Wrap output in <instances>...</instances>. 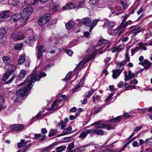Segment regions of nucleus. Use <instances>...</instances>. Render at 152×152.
<instances>
[{
  "label": "nucleus",
  "instance_id": "4d7b16f0",
  "mask_svg": "<svg viewBox=\"0 0 152 152\" xmlns=\"http://www.w3.org/2000/svg\"><path fill=\"white\" fill-rule=\"evenodd\" d=\"M84 4V2L83 1H82L80 2L79 3V4L77 6V9H79V8H81L83 5Z\"/></svg>",
  "mask_w": 152,
  "mask_h": 152
},
{
  "label": "nucleus",
  "instance_id": "39448f33",
  "mask_svg": "<svg viewBox=\"0 0 152 152\" xmlns=\"http://www.w3.org/2000/svg\"><path fill=\"white\" fill-rule=\"evenodd\" d=\"M24 37V36L23 34L17 33L16 31L14 32L11 36L12 38L15 41L22 39Z\"/></svg>",
  "mask_w": 152,
  "mask_h": 152
},
{
  "label": "nucleus",
  "instance_id": "423d86ee",
  "mask_svg": "<svg viewBox=\"0 0 152 152\" xmlns=\"http://www.w3.org/2000/svg\"><path fill=\"white\" fill-rule=\"evenodd\" d=\"M25 126L20 124H14L10 126V127L12 129V133L15 131H19L25 127Z\"/></svg>",
  "mask_w": 152,
  "mask_h": 152
},
{
  "label": "nucleus",
  "instance_id": "de8ad7c7",
  "mask_svg": "<svg viewBox=\"0 0 152 152\" xmlns=\"http://www.w3.org/2000/svg\"><path fill=\"white\" fill-rule=\"evenodd\" d=\"M133 23V22L131 20H129L128 21L125 22V23H124V25L126 26L128 25H130L132 24Z\"/></svg>",
  "mask_w": 152,
  "mask_h": 152
},
{
  "label": "nucleus",
  "instance_id": "bf43d9fd",
  "mask_svg": "<svg viewBox=\"0 0 152 152\" xmlns=\"http://www.w3.org/2000/svg\"><path fill=\"white\" fill-rule=\"evenodd\" d=\"M28 141H25V140L24 139H21L20 140V142L22 143V144L23 146H26V145L28 143Z\"/></svg>",
  "mask_w": 152,
  "mask_h": 152
},
{
  "label": "nucleus",
  "instance_id": "cd10ccee",
  "mask_svg": "<svg viewBox=\"0 0 152 152\" xmlns=\"http://www.w3.org/2000/svg\"><path fill=\"white\" fill-rule=\"evenodd\" d=\"M41 132L42 133V137L41 140H43L45 139V134L47 132V131L46 129L42 128L41 129Z\"/></svg>",
  "mask_w": 152,
  "mask_h": 152
},
{
  "label": "nucleus",
  "instance_id": "680f3d73",
  "mask_svg": "<svg viewBox=\"0 0 152 152\" xmlns=\"http://www.w3.org/2000/svg\"><path fill=\"white\" fill-rule=\"evenodd\" d=\"M142 128V126H139L137 127H136L134 131L135 132H138Z\"/></svg>",
  "mask_w": 152,
  "mask_h": 152
},
{
  "label": "nucleus",
  "instance_id": "58836bf2",
  "mask_svg": "<svg viewBox=\"0 0 152 152\" xmlns=\"http://www.w3.org/2000/svg\"><path fill=\"white\" fill-rule=\"evenodd\" d=\"M25 58L23 56H21L19 58L18 60V64H22L25 61Z\"/></svg>",
  "mask_w": 152,
  "mask_h": 152
},
{
  "label": "nucleus",
  "instance_id": "864d4df0",
  "mask_svg": "<svg viewBox=\"0 0 152 152\" xmlns=\"http://www.w3.org/2000/svg\"><path fill=\"white\" fill-rule=\"evenodd\" d=\"M71 75V73L70 72H69L66 75V76L64 80H67L70 77V76Z\"/></svg>",
  "mask_w": 152,
  "mask_h": 152
},
{
  "label": "nucleus",
  "instance_id": "8fccbe9b",
  "mask_svg": "<svg viewBox=\"0 0 152 152\" xmlns=\"http://www.w3.org/2000/svg\"><path fill=\"white\" fill-rule=\"evenodd\" d=\"M93 94V91H88L87 93H86V97L88 98Z\"/></svg>",
  "mask_w": 152,
  "mask_h": 152
},
{
  "label": "nucleus",
  "instance_id": "473e14b6",
  "mask_svg": "<svg viewBox=\"0 0 152 152\" xmlns=\"http://www.w3.org/2000/svg\"><path fill=\"white\" fill-rule=\"evenodd\" d=\"M23 46V45L22 43L18 44L15 45L14 47V49L16 50H20Z\"/></svg>",
  "mask_w": 152,
  "mask_h": 152
},
{
  "label": "nucleus",
  "instance_id": "72a5a7b5",
  "mask_svg": "<svg viewBox=\"0 0 152 152\" xmlns=\"http://www.w3.org/2000/svg\"><path fill=\"white\" fill-rule=\"evenodd\" d=\"M16 77V75L15 74H13L12 77L8 81H6L5 82V83L6 84H10L13 81V80Z\"/></svg>",
  "mask_w": 152,
  "mask_h": 152
},
{
  "label": "nucleus",
  "instance_id": "052dcab7",
  "mask_svg": "<svg viewBox=\"0 0 152 152\" xmlns=\"http://www.w3.org/2000/svg\"><path fill=\"white\" fill-rule=\"evenodd\" d=\"M137 48H135L131 50L132 56H133L134 54L137 51Z\"/></svg>",
  "mask_w": 152,
  "mask_h": 152
},
{
  "label": "nucleus",
  "instance_id": "4c0bfd02",
  "mask_svg": "<svg viewBox=\"0 0 152 152\" xmlns=\"http://www.w3.org/2000/svg\"><path fill=\"white\" fill-rule=\"evenodd\" d=\"M59 125L61 126V129H64L66 126V123L64 122L63 121H61L59 124Z\"/></svg>",
  "mask_w": 152,
  "mask_h": 152
},
{
  "label": "nucleus",
  "instance_id": "a211bd4d",
  "mask_svg": "<svg viewBox=\"0 0 152 152\" xmlns=\"http://www.w3.org/2000/svg\"><path fill=\"white\" fill-rule=\"evenodd\" d=\"M58 133V130L56 129H51L49 131L48 136L51 137Z\"/></svg>",
  "mask_w": 152,
  "mask_h": 152
},
{
  "label": "nucleus",
  "instance_id": "37998d69",
  "mask_svg": "<svg viewBox=\"0 0 152 152\" xmlns=\"http://www.w3.org/2000/svg\"><path fill=\"white\" fill-rule=\"evenodd\" d=\"M104 128H105L106 129L108 130H110L111 129H114V126H112L111 125H105Z\"/></svg>",
  "mask_w": 152,
  "mask_h": 152
},
{
  "label": "nucleus",
  "instance_id": "a878e982",
  "mask_svg": "<svg viewBox=\"0 0 152 152\" xmlns=\"http://www.w3.org/2000/svg\"><path fill=\"white\" fill-rule=\"evenodd\" d=\"M6 33L5 28H0V38L3 39L4 37V34Z\"/></svg>",
  "mask_w": 152,
  "mask_h": 152
},
{
  "label": "nucleus",
  "instance_id": "7c9ffc66",
  "mask_svg": "<svg viewBox=\"0 0 152 152\" xmlns=\"http://www.w3.org/2000/svg\"><path fill=\"white\" fill-rule=\"evenodd\" d=\"M73 138L71 137H67L64 138L62 139V142H66L72 141Z\"/></svg>",
  "mask_w": 152,
  "mask_h": 152
},
{
  "label": "nucleus",
  "instance_id": "338daca9",
  "mask_svg": "<svg viewBox=\"0 0 152 152\" xmlns=\"http://www.w3.org/2000/svg\"><path fill=\"white\" fill-rule=\"evenodd\" d=\"M123 116L126 118H130L132 117V116L130 115H129V114L127 113L124 114Z\"/></svg>",
  "mask_w": 152,
  "mask_h": 152
},
{
  "label": "nucleus",
  "instance_id": "69168bd1",
  "mask_svg": "<svg viewBox=\"0 0 152 152\" xmlns=\"http://www.w3.org/2000/svg\"><path fill=\"white\" fill-rule=\"evenodd\" d=\"M129 15H128V14H126L124 17V18L123 19V20L122 21V22H123V23H125V22L126 21V19H127V18H128V17L129 16Z\"/></svg>",
  "mask_w": 152,
  "mask_h": 152
},
{
  "label": "nucleus",
  "instance_id": "a18cd8bd",
  "mask_svg": "<svg viewBox=\"0 0 152 152\" xmlns=\"http://www.w3.org/2000/svg\"><path fill=\"white\" fill-rule=\"evenodd\" d=\"M122 49L121 48H119L117 47L115 48L112 50V52L113 53L115 52L118 51L119 52H121Z\"/></svg>",
  "mask_w": 152,
  "mask_h": 152
},
{
  "label": "nucleus",
  "instance_id": "393cba45",
  "mask_svg": "<svg viewBox=\"0 0 152 152\" xmlns=\"http://www.w3.org/2000/svg\"><path fill=\"white\" fill-rule=\"evenodd\" d=\"M66 148L65 146H62L58 147L55 149V150L56 151V152H62L65 150Z\"/></svg>",
  "mask_w": 152,
  "mask_h": 152
},
{
  "label": "nucleus",
  "instance_id": "49530a36",
  "mask_svg": "<svg viewBox=\"0 0 152 152\" xmlns=\"http://www.w3.org/2000/svg\"><path fill=\"white\" fill-rule=\"evenodd\" d=\"M126 64V62L125 61H122L121 62L119 63H118L117 64V66L119 67H121L123 65L125 64Z\"/></svg>",
  "mask_w": 152,
  "mask_h": 152
},
{
  "label": "nucleus",
  "instance_id": "c85d7f7f",
  "mask_svg": "<svg viewBox=\"0 0 152 152\" xmlns=\"http://www.w3.org/2000/svg\"><path fill=\"white\" fill-rule=\"evenodd\" d=\"M96 130L95 132V133L98 135H103L104 134V132L102 130H100L98 128H96Z\"/></svg>",
  "mask_w": 152,
  "mask_h": 152
},
{
  "label": "nucleus",
  "instance_id": "c03bdc74",
  "mask_svg": "<svg viewBox=\"0 0 152 152\" xmlns=\"http://www.w3.org/2000/svg\"><path fill=\"white\" fill-rule=\"evenodd\" d=\"M107 42V41L104 39H100L99 40L98 42V45L99 46H100L101 45L104 43H105Z\"/></svg>",
  "mask_w": 152,
  "mask_h": 152
},
{
  "label": "nucleus",
  "instance_id": "774afa93",
  "mask_svg": "<svg viewBox=\"0 0 152 152\" xmlns=\"http://www.w3.org/2000/svg\"><path fill=\"white\" fill-rule=\"evenodd\" d=\"M102 108V107H101L98 108L94 112V113L95 114H96L97 113L100 111Z\"/></svg>",
  "mask_w": 152,
  "mask_h": 152
},
{
  "label": "nucleus",
  "instance_id": "e433bc0d",
  "mask_svg": "<svg viewBox=\"0 0 152 152\" xmlns=\"http://www.w3.org/2000/svg\"><path fill=\"white\" fill-rule=\"evenodd\" d=\"M80 86V84H77L74 88L72 89L73 93L78 91L79 90Z\"/></svg>",
  "mask_w": 152,
  "mask_h": 152
},
{
  "label": "nucleus",
  "instance_id": "0eeeda50",
  "mask_svg": "<svg viewBox=\"0 0 152 152\" xmlns=\"http://www.w3.org/2000/svg\"><path fill=\"white\" fill-rule=\"evenodd\" d=\"M21 14H16L12 16L11 18L9 20V22L10 23H12L14 22L17 21L19 19H20V22L22 23V24H24L22 23V21H23L22 19L21 20Z\"/></svg>",
  "mask_w": 152,
  "mask_h": 152
},
{
  "label": "nucleus",
  "instance_id": "4be33fe9",
  "mask_svg": "<svg viewBox=\"0 0 152 152\" xmlns=\"http://www.w3.org/2000/svg\"><path fill=\"white\" fill-rule=\"evenodd\" d=\"M100 121H97V122L94 123L92 125H96V128H98V129H99V128H104V124H99L100 123Z\"/></svg>",
  "mask_w": 152,
  "mask_h": 152
},
{
  "label": "nucleus",
  "instance_id": "f257e3e1",
  "mask_svg": "<svg viewBox=\"0 0 152 152\" xmlns=\"http://www.w3.org/2000/svg\"><path fill=\"white\" fill-rule=\"evenodd\" d=\"M34 72H35L29 75L25 81L20 84V86L25 85L26 86L20 88L19 91L16 92L14 98L16 101L21 97L28 95L29 91L32 88V84L37 80L39 81L42 77L46 75V74L42 72L39 76H38L36 75L35 70H34Z\"/></svg>",
  "mask_w": 152,
  "mask_h": 152
},
{
  "label": "nucleus",
  "instance_id": "a19ab883",
  "mask_svg": "<svg viewBox=\"0 0 152 152\" xmlns=\"http://www.w3.org/2000/svg\"><path fill=\"white\" fill-rule=\"evenodd\" d=\"M10 59L9 57L7 56H4L2 58V60L5 63H7Z\"/></svg>",
  "mask_w": 152,
  "mask_h": 152
},
{
  "label": "nucleus",
  "instance_id": "09e8293b",
  "mask_svg": "<svg viewBox=\"0 0 152 152\" xmlns=\"http://www.w3.org/2000/svg\"><path fill=\"white\" fill-rule=\"evenodd\" d=\"M96 130V128L94 129L93 130H92V129H89L87 130H86L87 133V134H88L89 133H95V132Z\"/></svg>",
  "mask_w": 152,
  "mask_h": 152
},
{
  "label": "nucleus",
  "instance_id": "b1692460",
  "mask_svg": "<svg viewBox=\"0 0 152 152\" xmlns=\"http://www.w3.org/2000/svg\"><path fill=\"white\" fill-rule=\"evenodd\" d=\"M38 54L37 56V59H39L42 56V50L43 47L42 46H39L38 47Z\"/></svg>",
  "mask_w": 152,
  "mask_h": 152
},
{
  "label": "nucleus",
  "instance_id": "6e6552de",
  "mask_svg": "<svg viewBox=\"0 0 152 152\" xmlns=\"http://www.w3.org/2000/svg\"><path fill=\"white\" fill-rule=\"evenodd\" d=\"M128 73V74L127 75V72L126 71L124 72L125 76L124 80L125 81H128L130 79H131L132 77H135V74L132 73L131 71H129Z\"/></svg>",
  "mask_w": 152,
  "mask_h": 152
},
{
  "label": "nucleus",
  "instance_id": "ddd939ff",
  "mask_svg": "<svg viewBox=\"0 0 152 152\" xmlns=\"http://www.w3.org/2000/svg\"><path fill=\"white\" fill-rule=\"evenodd\" d=\"M75 7V5L74 3L69 2L63 7V9L64 10L66 9H71L74 8Z\"/></svg>",
  "mask_w": 152,
  "mask_h": 152
},
{
  "label": "nucleus",
  "instance_id": "2f4dec72",
  "mask_svg": "<svg viewBox=\"0 0 152 152\" xmlns=\"http://www.w3.org/2000/svg\"><path fill=\"white\" fill-rule=\"evenodd\" d=\"M58 106V104L57 103V100L54 101L51 105V107L52 110L56 109Z\"/></svg>",
  "mask_w": 152,
  "mask_h": 152
},
{
  "label": "nucleus",
  "instance_id": "f704fd0d",
  "mask_svg": "<svg viewBox=\"0 0 152 152\" xmlns=\"http://www.w3.org/2000/svg\"><path fill=\"white\" fill-rule=\"evenodd\" d=\"M144 142L148 143L150 145H152V137L146 139Z\"/></svg>",
  "mask_w": 152,
  "mask_h": 152
},
{
  "label": "nucleus",
  "instance_id": "bb28decb",
  "mask_svg": "<svg viewBox=\"0 0 152 152\" xmlns=\"http://www.w3.org/2000/svg\"><path fill=\"white\" fill-rule=\"evenodd\" d=\"M72 129V128L71 127H69L68 128H66L65 129L63 130L64 134L66 135L71 133L72 132H71Z\"/></svg>",
  "mask_w": 152,
  "mask_h": 152
},
{
  "label": "nucleus",
  "instance_id": "f03ea898",
  "mask_svg": "<svg viewBox=\"0 0 152 152\" xmlns=\"http://www.w3.org/2000/svg\"><path fill=\"white\" fill-rule=\"evenodd\" d=\"M33 12V8L30 7H26L23 9L21 14V20H22L23 21H22V23L24 25H25L27 23L28 20L29 16Z\"/></svg>",
  "mask_w": 152,
  "mask_h": 152
},
{
  "label": "nucleus",
  "instance_id": "6e6d98bb",
  "mask_svg": "<svg viewBox=\"0 0 152 152\" xmlns=\"http://www.w3.org/2000/svg\"><path fill=\"white\" fill-rule=\"evenodd\" d=\"M19 0H13L12 4L13 6H15L19 3Z\"/></svg>",
  "mask_w": 152,
  "mask_h": 152
},
{
  "label": "nucleus",
  "instance_id": "79ce46f5",
  "mask_svg": "<svg viewBox=\"0 0 152 152\" xmlns=\"http://www.w3.org/2000/svg\"><path fill=\"white\" fill-rule=\"evenodd\" d=\"M100 99V96L99 95L94 96L93 97V101L95 102L96 100L99 101Z\"/></svg>",
  "mask_w": 152,
  "mask_h": 152
},
{
  "label": "nucleus",
  "instance_id": "c9c22d12",
  "mask_svg": "<svg viewBox=\"0 0 152 152\" xmlns=\"http://www.w3.org/2000/svg\"><path fill=\"white\" fill-rule=\"evenodd\" d=\"M121 116H118L115 118L112 119L111 121L112 122L116 123L120 121Z\"/></svg>",
  "mask_w": 152,
  "mask_h": 152
},
{
  "label": "nucleus",
  "instance_id": "f8f14e48",
  "mask_svg": "<svg viewBox=\"0 0 152 152\" xmlns=\"http://www.w3.org/2000/svg\"><path fill=\"white\" fill-rule=\"evenodd\" d=\"M122 69H116L113 70L112 77L114 79L117 78L120 75Z\"/></svg>",
  "mask_w": 152,
  "mask_h": 152
},
{
  "label": "nucleus",
  "instance_id": "aec40b11",
  "mask_svg": "<svg viewBox=\"0 0 152 152\" xmlns=\"http://www.w3.org/2000/svg\"><path fill=\"white\" fill-rule=\"evenodd\" d=\"M88 135L86 131H83L79 135L78 137L82 140L84 139Z\"/></svg>",
  "mask_w": 152,
  "mask_h": 152
},
{
  "label": "nucleus",
  "instance_id": "412c9836",
  "mask_svg": "<svg viewBox=\"0 0 152 152\" xmlns=\"http://www.w3.org/2000/svg\"><path fill=\"white\" fill-rule=\"evenodd\" d=\"M26 73L27 72L25 70H23L21 71L18 76L19 79L20 80L24 78Z\"/></svg>",
  "mask_w": 152,
  "mask_h": 152
},
{
  "label": "nucleus",
  "instance_id": "3c124183",
  "mask_svg": "<svg viewBox=\"0 0 152 152\" xmlns=\"http://www.w3.org/2000/svg\"><path fill=\"white\" fill-rule=\"evenodd\" d=\"M74 147V144L73 142H72L70 143L69 145L68 146L67 148L69 149V150H70L73 149Z\"/></svg>",
  "mask_w": 152,
  "mask_h": 152
},
{
  "label": "nucleus",
  "instance_id": "5fc2aeb1",
  "mask_svg": "<svg viewBox=\"0 0 152 152\" xmlns=\"http://www.w3.org/2000/svg\"><path fill=\"white\" fill-rule=\"evenodd\" d=\"M89 3L90 4L95 5L97 3L96 0H90Z\"/></svg>",
  "mask_w": 152,
  "mask_h": 152
},
{
  "label": "nucleus",
  "instance_id": "e2e57ef3",
  "mask_svg": "<svg viewBox=\"0 0 152 152\" xmlns=\"http://www.w3.org/2000/svg\"><path fill=\"white\" fill-rule=\"evenodd\" d=\"M121 4L123 6L124 9H126L127 6H126V3L122 1H121Z\"/></svg>",
  "mask_w": 152,
  "mask_h": 152
},
{
  "label": "nucleus",
  "instance_id": "1a4fd4ad",
  "mask_svg": "<svg viewBox=\"0 0 152 152\" xmlns=\"http://www.w3.org/2000/svg\"><path fill=\"white\" fill-rule=\"evenodd\" d=\"M93 58L92 55L90 56L87 55L84 58L83 60L79 63L78 64V66H83L87 61H90Z\"/></svg>",
  "mask_w": 152,
  "mask_h": 152
},
{
  "label": "nucleus",
  "instance_id": "ea45409f",
  "mask_svg": "<svg viewBox=\"0 0 152 152\" xmlns=\"http://www.w3.org/2000/svg\"><path fill=\"white\" fill-rule=\"evenodd\" d=\"M87 147V146L85 145L82 147L78 148L75 150L81 152L85 151L86 149V148Z\"/></svg>",
  "mask_w": 152,
  "mask_h": 152
},
{
  "label": "nucleus",
  "instance_id": "2eb2a0df",
  "mask_svg": "<svg viewBox=\"0 0 152 152\" xmlns=\"http://www.w3.org/2000/svg\"><path fill=\"white\" fill-rule=\"evenodd\" d=\"M7 67H8L7 69H9V70H10V71L9 72H11L12 73H13L15 68V66L12 64H9L7 65L6 66V68H7Z\"/></svg>",
  "mask_w": 152,
  "mask_h": 152
},
{
  "label": "nucleus",
  "instance_id": "9b49d317",
  "mask_svg": "<svg viewBox=\"0 0 152 152\" xmlns=\"http://www.w3.org/2000/svg\"><path fill=\"white\" fill-rule=\"evenodd\" d=\"M81 22L82 24L88 26H89L91 23V19L88 18H85L81 19Z\"/></svg>",
  "mask_w": 152,
  "mask_h": 152
},
{
  "label": "nucleus",
  "instance_id": "0e129e2a",
  "mask_svg": "<svg viewBox=\"0 0 152 152\" xmlns=\"http://www.w3.org/2000/svg\"><path fill=\"white\" fill-rule=\"evenodd\" d=\"M30 2L28 3V4L30 5L34 4L37 2L38 0H31Z\"/></svg>",
  "mask_w": 152,
  "mask_h": 152
},
{
  "label": "nucleus",
  "instance_id": "f3484780",
  "mask_svg": "<svg viewBox=\"0 0 152 152\" xmlns=\"http://www.w3.org/2000/svg\"><path fill=\"white\" fill-rule=\"evenodd\" d=\"M115 25V23L114 22L107 21L105 23L104 26H107L109 28H113Z\"/></svg>",
  "mask_w": 152,
  "mask_h": 152
},
{
  "label": "nucleus",
  "instance_id": "7ed1b4c3",
  "mask_svg": "<svg viewBox=\"0 0 152 152\" xmlns=\"http://www.w3.org/2000/svg\"><path fill=\"white\" fill-rule=\"evenodd\" d=\"M50 14L47 13L40 18L38 21L39 24L42 26L47 23L50 20Z\"/></svg>",
  "mask_w": 152,
  "mask_h": 152
},
{
  "label": "nucleus",
  "instance_id": "5701e85b",
  "mask_svg": "<svg viewBox=\"0 0 152 152\" xmlns=\"http://www.w3.org/2000/svg\"><path fill=\"white\" fill-rule=\"evenodd\" d=\"M12 73L8 72L4 73L3 75V76L2 77V80L3 81H6L9 77V76L11 75Z\"/></svg>",
  "mask_w": 152,
  "mask_h": 152
},
{
  "label": "nucleus",
  "instance_id": "6ab92c4d",
  "mask_svg": "<svg viewBox=\"0 0 152 152\" xmlns=\"http://www.w3.org/2000/svg\"><path fill=\"white\" fill-rule=\"evenodd\" d=\"M144 68L146 69L147 70L150 67L151 65V62L147 59H145L144 60V62L143 63Z\"/></svg>",
  "mask_w": 152,
  "mask_h": 152
},
{
  "label": "nucleus",
  "instance_id": "13d9d810",
  "mask_svg": "<svg viewBox=\"0 0 152 152\" xmlns=\"http://www.w3.org/2000/svg\"><path fill=\"white\" fill-rule=\"evenodd\" d=\"M41 135V134H34V138L35 140H37L40 137Z\"/></svg>",
  "mask_w": 152,
  "mask_h": 152
},
{
  "label": "nucleus",
  "instance_id": "20e7f679",
  "mask_svg": "<svg viewBox=\"0 0 152 152\" xmlns=\"http://www.w3.org/2000/svg\"><path fill=\"white\" fill-rule=\"evenodd\" d=\"M10 13L9 10H4L1 12L0 14V22L2 21L6 20L10 16Z\"/></svg>",
  "mask_w": 152,
  "mask_h": 152
},
{
  "label": "nucleus",
  "instance_id": "9d476101",
  "mask_svg": "<svg viewBox=\"0 0 152 152\" xmlns=\"http://www.w3.org/2000/svg\"><path fill=\"white\" fill-rule=\"evenodd\" d=\"M37 39V36H31L27 38V39L25 41L28 44L30 45L34 43Z\"/></svg>",
  "mask_w": 152,
  "mask_h": 152
},
{
  "label": "nucleus",
  "instance_id": "c756f323",
  "mask_svg": "<svg viewBox=\"0 0 152 152\" xmlns=\"http://www.w3.org/2000/svg\"><path fill=\"white\" fill-rule=\"evenodd\" d=\"M98 21V20H95L93 21L89 29L90 32H91L94 27L96 25Z\"/></svg>",
  "mask_w": 152,
  "mask_h": 152
},
{
  "label": "nucleus",
  "instance_id": "dca6fc26",
  "mask_svg": "<svg viewBox=\"0 0 152 152\" xmlns=\"http://www.w3.org/2000/svg\"><path fill=\"white\" fill-rule=\"evenodd\" d=\"M75 25V23L72 20L69 21L66 25V27L67 29L69 30L73 27Z\"/></svg>",
  "mask_w": 152,
  "mask_h": 152
},
{
  "label": "nucleus",
  "instance_id": "4468645a",
  "mask_svg": "<svg viewBox=\"0 0 152 152\" xmlns=\"http://www.w3.org/2000/svg\"><path fill=\"white\" fill-rule=\"evenodd\" d=\"M126 27L124 25V23L121 22L118 27L119 31V35H121L124 31Z\"/></svg>",
  "mask_w": 152,
  "mask_h": 152
},
{
  "label": "nucleus",
  "instance_id": "603ef678",
  "mask_svg": "<svg viewBox=\"0 0 152 152\" xmlns=\"http://www.w3.org/2000/svg\"><path fill=\"white\" fill-rule=\"evenodd\" d=\"M65 52L69 56H71L73 54L72 51L70 50H66Z\"/></svg>",
  "mask_w": 152,
  "mask_h": 152
}]
</instances>
